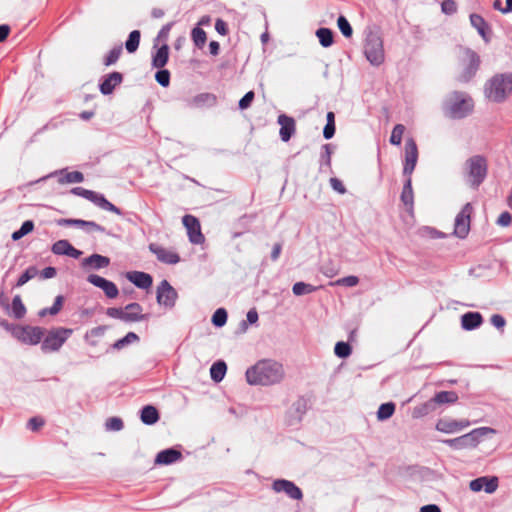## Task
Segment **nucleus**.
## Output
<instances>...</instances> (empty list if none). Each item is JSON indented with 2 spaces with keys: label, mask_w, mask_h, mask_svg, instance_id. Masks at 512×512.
I'll return each instance as SVG.
<instances>
[{
  "label": "nucleus",
  "mask_w": 512,
  "mask_h": 512,
  "mask_svg": "<svg viewBox=\"0 0 512 512\" xmlns=\"http://www.w3.org/2000/svg\"><path fill=\"white\" fill-rule=\"evenodd\" d=\"M245 376L250 385L270 386L280 383L285 371L281 363L272 359H262L249 367Z\"/></svg>",
  "instance_id": "nucleus-1"
},
{
  "label": "nucleus",
  "mask_w": 512,
  "mask_h": 512,
  "mask_svg": "<svg viewBox=\"0 0 512 512\" xmlns=\"http://www.w3.org/2000/svg\"><path fill=\"white\" fill-rule=\"evenodd\" d=\"M474 100L463 91H452L442 101L441 109L443 114L454 120L466 118L474 111Z\"/></svg>",
  "instance_id": "nucleus-2"
},
{
  "label": "nucleus",
  "mask_w": 512,
  "mask_h": 512,
  "mask_svg": "<svg viewBox=\"0 0 512 512\" xmlns=\"http://www.w3.org/2000/svg\"><path fill=\"white\" fill-rule=\"evenodd\" d=\"M512 93V72L497 73L484 85L485 97L494 103H503Z\"/></svg>",
  "instance_id": "nucleus-3"
},
{
  "label": "nucleus",
  "mask_w": 512,
  "mask_h": 512,
  "mask_svg": "<svg viewBox=\"0 0 512 512\" xmlns=\"http://www.w3.org/2000/svg\"><path fill=\"white\" fill-rule=\"evenodd\" d=\"M466 181L473 189H478L488 175V161L483 155H473L465 162Z\"/></svg>",
  "instance_id": "nucleus-4"
},
{
  "label": "nucleus",
  "mask_w": 512,
  "mask_h": 512,
  "mask_svg": "<svg viewBox=\"0 0 512 512\" xmlns=\"http://www.w3.org/2000/svg\"><path fill=\"white\" fill-rule=\"evenodd\" d=\"M364 55L373 66H380L385 60L383 39L378 31L369 30L364 41Z\"/></svg>",
  "instance_id": "nucleus-5"
},
{
  "label": "nucleus",
  "mask_w": 512,
  "mask_h": 512,
  "mask_svg": "<svg viewBox=\"0 0 512 512\" xmlns=\"http://www.w3.org/2000/svg\"><path fill=\"white\" fill-rule=\"evenodd\" d=\"M493 432L494 429L492 428L479 427L459 437L452 439H443L441 442L454 450L474 448L480 443V441L485 435Z\"/></svg>",
  "instance_id": "nucleus-6"
},
{
  "label": "nucleus",
  "mask_w": 512,
  "mask_h": 512,
  "mask_svg": "<svg viewBox=\"0 0 512 512\" xmlns=\"http://www.w3.org/2000/svg\"><path fill=\"white\" fill-rule=\"evenodd\" d=\"M73 330L70 328H52L42 339L41 350L44 353L58 351L67 339L72 335Z\"/></svg>",
  "instance_id": "nucleus-7"
},
{
  "label": "nucleus",
  "mask_w": 512,
  "mask_h": 512,
  "mask_svg": "<svg viewBox=\"0 0 512 512\" xmlns=\"http://www.w3.org/2000/svg\"><path fill=\"white\" fill-rule=\"evenodd\" d=\"M71 193L76 196H80L86 200L91 201L92 203H94L96 206H98L99 208H101L103 210L115 213L117 215H123V212L121 211V209L118 208L117 206H115L110 201H108L106 199V197L101 193H98V192H95L92 190H88L81 186L72 188Z\"/></svg>",
  "instance_id": "nucleus-8"
},
{
  "label": "nucleus",
  "mask_w": 512,
  "mask_h": 512,
  "mask_svg": "<svg viewBox=\"0 0 512 512\" xmlns=\"http://www.w3.org/2000/svg\"><path fill=\"white\" fill-rule=\"evenodd\" d=\"M177 299L178 293L176 289L168 282V280L163 279L157 286V303L167 309H172L175 307Z\"/></svg>",
  "instance_id": "nucleus-9"
},
{
  "label": "nucleus",
  "mask_w": 512,
  "mask_h": 512,
  "mask_svg": "<svg viewBox=\"0 0 512 512\" xmlns=\"http://www.w3.org/2000/svg\"><path fill=\"white\" fill-rule=\"evenodd\" d=\"M465 55L468 62L465 64L461 74L458 76V81L461 83L470 82L479 70L481 60L480 56L470 48L465 50Z\"/></svg>",
  "instance_id": "nucleus-10"
},
{
  "label": "nucleus",
  "mask_w": 512,
  "mask_h": 512,
  "mask_svg": "<svg viewBox=\"0 0 512 512\" xmlns=\"http://www.w3.org/2000/svg\"><path fill=\"white\" fill-rule=\"evenodd\" d=\"M16 339L27 345H37L42 342L44 328L39 326H21L16 330Z\"/></svg>",
  "instance_id": "nucleus-11"
},
{
  "label": "nucleus",
  "mask_w": 512,
  "mask_h": 512,
  "mask_svg": "<svg viewBox=\"0 0 512 512\" xmlns=\"http://www.w3.org/2000/svg\"><path fill=\"white\" fill-rule=\"evenodd\" d=\"M472 210V205L470 203H466L455 218L454 234L461 239H464L470 231Z\"/></svg>",
  "instance_id": "nucleus-12"
},
{
  "label": "nucleus",
  "mask_w": 512,
  "mask_h": 512,
  "mask_svg": "<svg viewBox=\"0 0 512 512\" xmlns=\"http://www.w3.org/2000/svg\"><path fill=\"white\" fill-rule=\"evenodd\" d=\"M182 223L187 230L189 241L192 244H202L205 241V237L201 232V225L198 218L193 215L187 214L182 218Z\"/></svg>",
  "instance_id": "nucleus-13"
},
{
  "label": "nucleus",
  "mask_w": 512,
  "mask_h": 512,
  "mask_svg": "<svg viewBox=\"0 0 512 512\" xmlns=\"http://www.w3.org/2000/svg\"><path fill=\"white\" fill-rule=\"evenodd\" d=\"M418 160V148L413 138H408L405 143V161L403 164V175L411 176Z\"/></svg>",
  "instance_id": "nucleus-14"
},
{
  "label": "nucleus",
  "mask_w": 512,
  "mask_h": 512,
  "mask_svg": "<svg viewBox=\"0 0 512 512\" xmlns=\"http://www.w3.org/2000/svg\"><path fill=\"white\" fill-rule=\"evenodd\" d=\"M272 489L276 493H285L289 498L293 500H302V490L292 481L286 479H276L272 483Z\"/></svg>",
  "instance_id": "nucleus-15"
},
{
  "label": "nucleus",
  "mask_w": 512,
  "mask_h": 512,
  "mask_svg": "<svg viewBox=\"0 0 512 512\" xmlns=\"http://www.w3.org/2000/svg\"><path fill=\"white\" fill-rule=\"evenodd\" d=\"M470 421L466 419L441 418L436 422L435 429L446 434L460 432L470 426Z\"/></svg>",
  "instance_id": "nucleus-16"
},
{
  "label": "nucleus",
  "mask_w": 512,
  "mask_h": 512,
  "mask_svg": "<svg viewBox=\"0 0 512 512\" xmlns=\"http://www.w3.org/2000/svg\"><path fill=\"white\" fill-rule=\"evenodd\" d=\"M499 486V479L496 476H482L473 479L469 483V488L473 492H480L482 489L488 494L494 493Z\"/></svg>",
  "instance_id": "nucleus-17"
},
{
  "label": "nucleus",
  "mask_w": 512,
  "mask_h": 512,
  "mask_svg": "<svg viewBox=\"0 0 512 512\" xmlns=\"http://www.w3.org/2000/svg\"><path fill=\"white\" fill-rule=\"evenodd\" d=\"M123 74L113 71L103 75L99 80V90L103 95H110L114 89L123 82Z\"/></svg>",
  "instance_id": "nucleus-18"
},
{
  "label": "nucleus",
  "mask_w": 512,
  "mask_h": 512,
  "mask_svg": "<svg viewBox=\"0 0 512 512\" xmlns=\"http://www.w3.org/2000/svg\"><path fill=\"white\" fill-rule=\"evenodd\" d=\"M149 250L156 256L157 260L162 263L174 265L180 261L178 253L167 250L156 243H150Z\"/></svg>",
  "instance_id": "nucleus-19"
},
{
  "label": "nucleus",
  "mask_w": 512,
  "mask_h": 512,
  "mask_svg": "<svg viewBox=\"0 0 512 512\" xmlns=\"http://www.w3.org/2000/svg\"><path fill=\"white\" fill-rule=\"evenodd\" d=\"M277 122L281 126L279 131L280 139L283 142H288L296 131V123L294 118L285 114H281L278 116Z\"/></svg>",
  "instance_id": "nucleus-20"
},
{
  "label": "nucleus",
  "mask_w": 512,
  "mask_h": 512,
  "mask_svg": "<svg viewBox=\"0 0 512 512\" xmlns=\"http://www.w3.org/2000/svg\"><path fill=\"white\" fill-rule=\"evenodd\" d=\"M51 251L55 255H66L74 259H78L82 252L76 249L72 244L65 239L56 241L52 247Z\"/></svg>",
  "instance_id": "nucleus-21"
},
{
  "label": "nucleus",
  "mask_w": 512,
  "mask_h": 512,
  "mask_svg": "<svg viewBox=\"0 0 512 512\" xmlns=\"http://www.w3.org/2000/svg\"><path fill=\"white\" fill-rule=\"evenodd\" d=\"M182 458L181 451L172 447L158 452L154 462L156 465H171Z\"/></svg>",
  "instance_id": "nucleus-22"
},
{
  "label": "nucleus",
  "mask_w": 512,
  "mask_h": 512,
  "mask_svg": "<svg viewBox=\"0 0 512 512\" xmlns=\"http://www.w3.org/2000/svg\"><path fill=\"white\" fill-rule=\"evenodd\" d=\"M126 278L140 289H148L153 283L152 276L142 271H129L126 273Z\"/></svg>",
  "instance_id": "nucleus-23"
},
{
  "label": "nucleus",
  "mask_w": 512,
  "mask_h": 512,
  "mask_svg": "<svg viewBox=\"0 0 512 512\" xmlns=\"http://www.w3.org/2000/svg\"><path fill=\"white\" fill-rule=\"evenodd\" d=\"M483 323V316L480 312H466L461 316V327L466 331H472Z\"/></svg>",
  "instance_id": "nucleus-24"
},
{
  "label": "nucleus",
  "mask_w": 512,
  "mask_h": 512,
  "mask_svg": "<svg viewBox=\"0 0 512 512\" xmlns=\"http://www.w3.org/2000/svg\"><path fill=\"white\" fill-rule=\"evenodd\" d=\"M53 176H58V182L60 184L81 183L84 181V175L80 171L69 172L67 169H62V170L55 171V172L51 173L50 175L47 176V178L53 177Z\"/></svg>",
  "instance_id": "nucleus-25"
},
{
  "label": "nucleus",
  "mask_w": 512,
  "mask_h": 512,
  "mask_svg": "<svg viewBox=\"0 0 512 512\" xmlns=\"http://www.w3.org/2000/svg\"><path fill=\"white\" fill-rule=\"evenodd\" d=\"M406 180L404 182L402 192L400 195V200L406 207L407 211L412 212L414 207V194L412 188V180L411 176H405Z\"/></svg>",
  "instance_id": "nucleus-26"
},
{
  "label": "nucleus",
  "mask_w": 512,
  "mask_h": 512,
  "mask_svg": "<svg viewBox=\"0 0 512 512\" xmlns=\"http://www.w3.org/2000/svg\"><path fill=\"white\" fill-rule=\"evenodd\" d=\"M470 23L477 30L478 34L488 42L490 39V28L485 19L476 13L470 15Z\"/></svg>",
  "instance_id": "nucleus-27"
},
{
  "label": "nucleus",
  "mask_w": 512,
  "mask_h": 512,
  "mask_svg": "<svg viewBox=\"0 0 512 512\" xmlns=\"http://www.w3.org/2000/svg\"><path fill=\"white\" fill-rule=\"evenodd\" d=\"M335 146L327 143L321 147L320 159H319V171L326 172L331 171V157L334 152Z\"/></svg>",
  "instance_id": "nucleus-28"
},
{
  "label": "nucleus",
  "mask_w": 512,
  "mask_h": 512,
  "mask_svg": "<svg viewBox=\"0 0 512 512\" xmlns=\"http://www.w3.org/2000/svg\"><path fill=\"white\" fill-rule=\"evenodd\" d=\"M169 60V46L164 43L161 47H159L156 52L152 55V67L153 68H164V66L168 63Z\"/></svg>",
  "instance_id": "nucleus-29"
},
{
  "label": "nucleus",
  "mask_w": 512,
  "mask_h": 512,
  "mask_svg": "<svg viewBox=\"0 0 512 512\" xmlns=\"http://www.w3.org/2000/svg\"><path fill=\"white\" fill-rule=\"evenodd\" d=\"M140 419L145 425H154L160 419L159 411L152 405H145L140 410Z\"/></svg>",
  "instance_id": "nucleus-30"
},
{
  "label": "nucleus",
  "mask_w": 512,
  "mask_h": 512,
  "mask_svg": "<svg viewBox=\"0 0 512 512\" xmlns=\"http://www.w3.org/2000/svg\"><path fill=\"white\" fill-rule=\"evenodd\" d=\"M143 308L137 302H132L127 304L124 307V312H127L133 319H128V322H139L143 320H147L149 318V314L142 313Z\"/></svg>",
  "instance_id": "nucleus-31"
},
{
  "label": "nucleus",
  "mask_w": 512,
  "mask_h": 512,
  "mask_svg": "<svg viewBox=\"0 0 512 512\" xmlns=\"http://www.w3.org/2000/svg\"><path fill=\"white\" fill-rule=\"evenodd\" d=\"M7 312L15 319H22L25 317L27 310L22 302L20 295H15L13 297L12 303L10 304V309Z\"/></svg>",
  "instance_id": "nucleus-32"
},
{
  "label": "nucleus",
  "mask_w": 512,
  "mask_h": 512,
  "mask_svg": "<svg viewBox=\"0 0 512 512\" xmlns=\"http://www.w3.org/2000/svg\"><path fill=\"white\" fill-rule=\"evenodd\" d=\"M435 405L455 404L459 397L455 391H439L433 397Z\"/></svg>",
  "instance_id": "nucleus-33"
},
{
  "label": "nucleus",
  "mask_w": 512,
  "mask_h": 512,
  "mask_svg": "<svg viewBox=\"0 0 512 512\" xmlns=\"http://www.w3.org/2000/svg\"><path fill=\"white\" fill-rule=\"evenodd\" d=\"M310 407V398L299 396L292 404V410L295 413L296 419L300 422Z\"/></svg>",
  "instance_id": "nucleus-34"
},
{
  "label": "nucleus",
  "mask_w": 512,
  "mask_h": 512,
  "mask_svg": "<svg viewBox=\"0 0 512 512\" xmlns=\"http://www.w3.org/2000/svg\"><path fill=\"white\" fill-rule=\"evenodd\" d=\"M107 328L108 327L105 325H100L88 330L84 335L85 342L89 346L96 347L98 345V341L96 340V338L104 336Z\"/></svg>",
  "instance_id": "nucleus-35"
},
{
  "label": "nucleus",
  "mask_w": 512,
  "mask_h": 512,
  "mask_svg": "<svg viewBox=\"0 0 512 512\" xmlns=\"http://www.w3.org/2000/svg\"><path fill=\"white\" fill-rule=\"evenodd\" d=\"M110 264V259L100 254H92L83 260V265H90L94 269L105 268Z\"/></svg>",
  "instance_id": "nucleus-36"
},
{
  "label": "nucleus",
  "mask_w": 512,
  "mask_h": 512,
  "mask_svg": "<svg viewBox=\"0 0 512 512\" xmlns=\"http://www.w3.org/2000/svg\"><path fill=\"white\" fill-rule=\"evenodd\" d=\"M436 410V405L433 402V399L430 398L428 401L415 406L413 408L412 416L413 418H422L424 416H427L428 414L434 412Z\"/></svg>",
  "instance_id": "nucleus-37"
},
{
  "label": "nucleus",
  "mask_w": 512,
  "mask_h": 512,
  "mask_svg": "<svg viewBox=\"0 0 512 512\" xmlns=\"http://www.w3.org/2000/svg\"><path fill=\"white\" fill-rule=\"evenodd\" d=\"M227 372V364L223 360L216 361L210 368L211 379L218 383L223 380Z\"/></svg>",
  "instance_id": "nucleus-38"
},
{
  "label": "nucleus",
  "mask_w": 512,
  "mask_h": 512,
  "mask_svg": "<svg viewBox=\"0 0 512 512\" xmlns=\"http://www.w3.org/2000/svg\"><path fill=\"white\" fill-rule=\"evenodd\" d=\"M316 36L322 47L328 48L334 43V33L330 28L321 27L316 30Z\"/></svg>",
  "instance_id": "nucleus-39"
},
{
  "label": "nucleus",
  "mask_w": 512,
  "mask_h": 512,
  "mask_svg": "<svg viewBox=\"0 0 512 512\" xmlns=\"http://www.w3.org/2000/svg\"><path fill=\"white\" fill-rule=\"evenodd\" d=\"M141 32L139 30H133L129 33L127 40L125 41V48L128 53H134L137 51L140 44Z\"/></svg>",
  "instance_id": "nucleus-40"
},
{
  "label": "nucleus",
  "mask_w": 512,
  "mask_h": 512,
  "mask_svg": "<svg viewBox=\"0 0 512 512\" xmlns=\"http://www.w3.org/2000/svg\"><path fill=\"white\" fill-rule=\"evenodd\" d=\"M396 405L394 402L382 403L377 411V419L384 421L391 418L395 412Z\"/></svg>",
  "instance_id": "nucleus-41"
},
{
  "label": "nucleus",
  "mask_w": 512,
  "mask_h": 512,
  "mask_svg": "<svg viewBox=\"0 0 512 512\" xmlns=\"http://www.w3.org/2000/svg\"><path fill=\"white\" fill-rule=\"evenodd\" d=\"M193 103L197 107H202L204 105L214 106L217 103V97L208 92L200 93L193 98Z\"/></svg>",
  "instance_id": "nucleus-42"
},
{
  "label": "nucleus",
  "mask_w": 512,
  "mask_h": 512,
  "mask_svg": "<svg viewBox=\"0 0 512 512\" xmlns=\"http://www.w3.org/2000/svg\"><path fill=\"white\" fill-rule=\"evenodd\" d=\"M139 340H140V338H139V336L136 333L128 332L124 337H122L121 339H118L117 341H115L111 345V348L114 349V350H121L125 346H127L129 344H132L134 342H138Z\"/></svg>",
  "instance_id": "nucleus-43"
},
{
  "label": "nucleus",
  "mask_w": 512,
  "mask_h": 512,
  "mask_svg": "<svg viewBox=\"0 0 512 512\" xmlns=\"http://www.w3.org/2000/svg\"><path fill=\"white\" fill-rule=\"evenodd\" d=\"M335 131V115L333 112L329 111L326 115V125L323 128V137L326 140H329L334 137Z\"/></svg>",
  "instance_id": "nucleus-44"
},
{
  "label": "nucleus",
  "mask_w": 512,
  "mask_h": 512,
  "mask_svg": "<svg viewBox=\"0 0 512 512\" xmlns=\"http://www.w3.org/2000/svg\"><path fill=\"white\" fill-rule=\"evenodd\" d=\"M122 51H123V48H122L121 44L114 46L107 53V55L104 56L103 65L106 67L114 65L119 60V58L122 54Z\"/></svg>",
  "instance_id": "nucleus-45"
},
{
  "label": "nucleus",
  "mask_w": 512,
  "mask_h": 512,
  "mask_svg": "<svg viewBox=\"0 0 512 512\" xmlns=\"http://www.w3.org/2000/svg\"><path fill=\"white\" fill-rule=\"evenodd\" d=\"M34 222L32 220H26L22 223L21 227L14 231L11 235L13 241H18L30 232L34 230Z\"/></svg>",
  "instance_id": "nucleus-46"
},
{
  "label": "nucleus",
  "mask_w": 512,
  "mask_h": 512,
  "mask_svg": "<svg viewBox=\"0 0 512 512\" xmlns=\"http://www.w3.org/2000/svg\"><path fill=\"white\" fill-rule=\"evenodd\" d=\"M191 38H192L194 45L199 49L203 48V46L205 45V43L207 41L206 32L198 26H196L192 29Z\"/></svg>",
  "instance_id": "nucleus-47"
},
{
  "label": "nucleus",
  "mask_w": 512,
  "mask_h": 512,
  "mask_svg": "<svg viewBox=\"0 0 512 512\" xmlns=\"http://www.w3.org/2000/svg\"><path fill=\"white\" fill-rule=\"evenodd\" d=\"M316 290V286L305 282H296L292 287V292L295 296L310 294L315 292Z\"/></svg>",
  "instance_id": "nucleus-48"
},
{
  "label": "nucleus",
  "mask_w": 512,
  "mask_h": 512,
  "mask_svg": "<svg viewBox=\"0 0 512 512\" xmlns=\"http://www.w3.org/2000/svg\"><path fill=\"white\" fill-rule=\"evenodd\" d=\"M38 274L36 266H29L18 278L15 287H20L33 279Z\"/></svg>",
  "instance_id": "nucleus-49"
},
{
  "label": "nucleus",
  "mask_w": 512,
  "mask_h": 512,
  "mask_svg": "<svg viewBox=\"0 0 512 512\" xmlns=\"http://www.w3.org/2000/svg\"><path fill=\"white\" fill-rule=\"evenodd\" d=\"M228 319V313L224 308H218L212 315L211 322L217 327H223Z\"/></svg>",
  "instance_id": "nucleus-50"
},
{
  "label": "nucleus",
  "mask_w": 512,
  "mask_h": 512,
  "mask_svg": "<svg viewBox=\"0 0 512 512\" xmlns=\"http://www.w3.org/2000/svg\"><path fill=\"white\" fill-rule=\"evenodd\" d=\"M334 353L338 358L345 359L352 353V348L348 342L339 341L335 344Z\"/></svg>",
  "instance_id": "nucleus-51"
},
{
  "label": "nucleus",
  "mask_w": 512,
  "mask_h": 512,
  "mask_svg": "<svg viewBox=\"0 0 512 512\" xmlns=\"http://www.w3.org/2000/svg\"><path fill=\"white\" fill-rule=\"evenodd\" d=\"M337 26L345 38L352 37L353 29L348 19L344 15H340L337 19Z\"/></svg>",
  "instance_id": "nucleus-52"
},
{
  "label": "nucleus",
  "mask_w": 512,
  "mask_h": 512,
  "mask_svg": "<svg viewBox=\"0 0 512 512\" xmlns=\"http://www.w3.org/2000/svg\"><path fill=\"white\" fill-rule=\"evenodd\" d=\"M106 315L108 317L119 319L124 322H128V319H133L127 312H124V309L117 307H110L106 310Z\"/></svg>",
  "instance_id": "nucleus-53"
},
{
  "label": "nucleus",
  "mask_w": 512,
  "mask_h": 512,
  "mask_svg": "<svg viewBox=\"0 0 512 512\" xmlns=\"http://www.w3.org/2000/svg\"><path fill=\"white\" fill-rule=\"evenodd\" d=\"M405 131V126L402 124H396L393 127L390 136V143L395 146H399L402 142L403 133Z\"/></svg>",
  "instance_id": "nucleus-54"
},
{
  "label": "nucleus",
  "mask_w": 512,
  "mask_h": 512,
  "mask_svg": "<svg viewBox=\"0 0 512 512\" xmlns=\"http://www.w3.org/2000/svg\"><path fill=\"white\" fill-rule=\"evenodd\" d=\"M170 76L169 70L160 68L155 73V80L162 87H168L170 85Z\"/></svg>",
  "instance_id": "nucleus-55"
},
{
  "label": "nucleus",
  "mask_w": 512,
  "mask_h": 512,
  "mask_svg": "<svg viewBox=\"0 0 512 512\" xmlns=\"http://www.w3.org/2000/svg\"><path fill=\"white\" fill-rule=\"evenodd\" d=\"M105 427L110 431H120L123 429L124 423L119 417H110L106 420Z\"/></svg>",
  "instance_id": "nucleus-56"
},
{
  "label": "nucleus",
  "mask_w": 512,
  "mask_h": 512,
  "mask_svg": "<svg viewBox=\"0 0 512 512\" xmlns=\"http://www.w3.org/2000/svg\"><path fill=\"white\" fill-rule=\"evenodd\" d=\"M255 98V92L253 90L248 91L238 102L240 110L248 109Z\"/></svg>",
  "instance_id": "nucleus-57"
},
{
  "label": "nucleus",
  "mask_w": 512,
  "mask_h": 512,
  "mask_svg": "<svg viewBox=\"0 0 512 512\" xmlns=\"http://www.w3.org/2000/svg\"><path fill=\"white\" fill-rule=\"evenodd\" d=\"M45 425V420L40 416H34L27 422V429L36 432Z\"/></svg>",
  "instance_id": "nucleus-58"
},
{
  "label": "nucleus",
  "mask_w": 512,
  "mask_h": 512,
  "mask_svg": "<svg viewBox=\"0 0 512 512\" xmlns=\"http://www.w3.org/2000/svg\"><path fill=\"white\" fill-rule=\"evenodd\" d=\"M87 281L90 284H92L95 287L100 288L102 290L106 286V284L109 280L102 276H99L97 274H90L87 277Z\"/></svg>",
  "instance_id": "nucleus-59"
},
{
  "label": "nucleus",
  "mask_w": 512,
  "mask_h": 512,
  "mask_svg": "<svg viewBox=\"0 0 512 512\" xmlns=\"http://www.w3.org/2000/svg\"><path fill=\"white\" fill-rule=\"evenodd\" d=\"M102 291L104 292L106 297L109 299H114L119 294L118 287L116 286V284L114 282H112L110 280L107 282L106 286L102 289Z\"/></svg>",
  "instance_id": "nucleus-60"
},
{
  "label": "nucleus",
  "mask_w": 512,
  "mask_h": 512,
  "mask_svg": "<svg viewBox=\"0 0 512 512\" xmlns=\"http://www.w3.org/2000/svg\"><path fill=\"white\" fill-rule=\"evenodd\" d=\"M359 283V278L354 275L346 276L338 279L335 282V285L346 286V287H354Z\"/></svg>",
  "instance_id": "nucleus-61"
},
{
  "label": "nucleus",
  "mask_w": 512,
  "mask_h": 512,
  "mask_svg": "<svg viewBox=\"0 0 512 512\" xmlns=\"http://www.w3.org/2000/svg\"><path fill=\"white\" fill-rule=\"evenodd\" d=\"M442 12L452 15L457 11V4L454 0H444L441 4Z\"/></svg>",
  "instance_id": "nucleus-62"
},
{
  "label": "nucleus",
  "mask_w": 512,
  "mask_h": 512,
  "mask_svg": "<svg viewBox=\"0 0 512 512\" xmlns=\"http://www.w3.org/2000/svg\"><path fill=\"white\" fill-rule=\"evenodd\" d=\"M512 222V215L508 212V211H504L502 212L496 223L499 225V226H502V227H507L511 224Z\"/></svg>",
  "instance_id": "nucleus-63"
},
{
  "label": "nucleus",
  "mask_w": 512,
  "mask_h": 512,
  "mask_svg": "<svg viewBox=\"0 0 512 512\" xmlns=\"http://www.w3.org/2000/svg\"><path fill=\"white\" fill-rule=\"evenodd\" d=\"M215 30L222 36H226L229 33L228 24L221 18L216 20Z\"/></svg>",
  "instance_id": "nucleus-64"
}]
</instances>
